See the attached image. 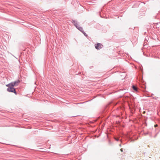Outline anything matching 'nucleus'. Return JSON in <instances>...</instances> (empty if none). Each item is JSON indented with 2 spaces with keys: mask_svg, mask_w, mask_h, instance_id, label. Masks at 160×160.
Wrapping results in <instances>:
<instances>
[{
  "mask_svg": "<svg viewBox=\"0 0 160 160\" xmlns=\"http://www.w3.org/2000/svg\"><path fill=\"white\" fill-rule=\"evenodd\" d=\"M14 86H11L8 87L7 89V91L9 92H14L16 95H17V93L16 92L15 89L13 88Z\"/></svg>",
  "mask_w": 160,
  "mask_h": 160,
  "instance_id": "obj_1",
  "label": "nucleus"
},
{
  "mask_svg": "<svg viewBox=\"0 0 160 160\" xmlns=\"http://www.w3.org/2000/svg\"><path fill=\"white\" fill-rule=\"evenodd\" d=\"M72 23L74 24L75 27L80 31L79 28H82V27H80L79 24V23L75 20H72Z\"/></svg>",
  "mask_w": 160,
  "mask_h": 160,
  "instance_id": "obj_2",
  "label": "nucleus"
},
{
  "mask_svg": "<svg viewBox=\"0 0 160 160\" xmlns=\"http://www.w3.org/2000/svg\"><path fill=\"white\" fill-rule=\"evenodd\" d=\"M95 48L98 50L102 48L103 47V45L100 43H98L95 45Z\"/></svg>",
  "mask_w": 160,
  "mask_h": 160,
  "instance_id": "obj_3",
  "label": "nucleus"
},
{
  "mask_svg": "<svg viewBox=\"0 0 160 160\" xmlns=\"http://www.w3.org/2000/svg\"><path fill=\"white\" fill-rule=\"evenodd\" d=\"M20 82V81L19 80H18L14 82H11V83L12 85V86H15L18 85Z\"/></svg>",
  "mask_w": 160,
  "mask_h": 160,
  "instance_id": "obj_4",
  "label": "nucleus"
},
{
  "mask_svg": "<svg viewBox=\"0 0 160 160\" xmlns=\"http://www.w3.org/2000/svg\"><path fill=\"white\" fill-rule=\"evenodd\" d=\"M80 31L82 32L85 36H87V34L84 32L82 28H79Z\"/></svg>",
  "mask_w": 160,
  "mask_h": 160,
  "instance_id": "obj_5",
  "label": "nucleus"
},
{
  "mask_svg": "<svg viewBox=\"0 0 160 160\" xmlns=\"http://www.w3.org/2000/svg\"><path fill=\"white\" fill-rule=\"evenodd\" d=\"M132 88L135 91H137L138 90L137 88L134 86H133Z\"/></svg>",
  "mask_w": 160,
  "mask_h": 160,
  "instance_id": "obj_6",
  "label": "nucleus"
},
{
  "mask_svg": "<svg viewBox=\"0 0 160 160\" xmlns=\"http://www.w3.org/2000/svg\"><path fill=\"white\" fill-rule=\"evenodd\" d=\"M12 84L11 82L9 83V84L6 85V86L8 87H10L12 86Z\"/></svg>",
  "mask_w": 160,
  "mask_h": 160,
  "instance_id": "obj_7",
  "label": "nucleus"
},
{
  "mask_svg": "<svg viewBox=\"0 0 160 160\" xmlns=\"http://www.w3.org/2000/svg\"><path fill=\"white\" fill-rule=\"evenodd\" d=\"M158 133H157L156 134V135H155L154 136V138H155L156 137V136H157V134H158Z\"/></svg>",
  "mask_w": 160,
  "mask_h": 160,
  "instance_id": "obj_8",
  "label": "nucleus"
},
{
  "mask_svg": "<svg viewBox=\"0 0 160 160\" xmlns=\"http://www.w3.org/2000/svg\"><path fill=\"white\" fill-rule=\"evenodd\" d=\"M148 133H148V132H146V133H144V134H145V135H147L148 134Z\"/></svg>",
  "mask_w": 160,
  "mask_h": 160,
  "instance_id": "obj_9",
  "label": "nucleus"
},
{
  "mask_svg": "<svg viewBox=\"0 0 160 160\" xmlns=\"http://www.w3.org/2000/svg\"><path fill=\"white\" fill-rule=\"evenodd\" d=\"M115 140H116L117 141H118L119 140V139H118V138H115Z\"/></svg>",
  "mask_w": 160,
  "mask_h": 160,
  "instance_id": "obj_10",
  "label": "nucleus"
},
{
  "mask_svg": "<svg viewBox=\"0 0 160 160\" xmlns=\"http://www.w3.org/2000/svg\"><path fill=\"white\" fill-rule=\"evenodd\" d=\"M158 125L157 124H155V125H154V127H158Z\"/></svg>",
  "mask_w": 160,
  "mask_h": 160,
  "instance_id": "obj_11",
  "label": "nucleus"
},
{
  "mask_svg": "<svg viewBox=\"0 0 160 160\" xmlns=\"http://www.w3.org/2000/svg\"><path fill=\"white\" fill-rule=\"evenodd\" d=\"M120 151H121V152H122L123 151V150H122V148H121L120 149Z\"/></svg>",
  "mask_w": 160,
  "mask_h": 160,
  "instance_id": "obj_12",
  "label": "nucleus"
},
{
  "mask_svg": "<svg viewBox=\"0 0 160 160\" xmlns=\"http://www.w3.org/2000/svg\"><path fill=\"white\" fill-rule=\"evenodd\" d=\"M119 146H120V147H121V144H120V145H119Z\"/></svg>",
  "mask_w": 160,
  "mask_h": 160,
  "instance_id": "obj_13",
  "label": "nucleus"
}]
</instances>
